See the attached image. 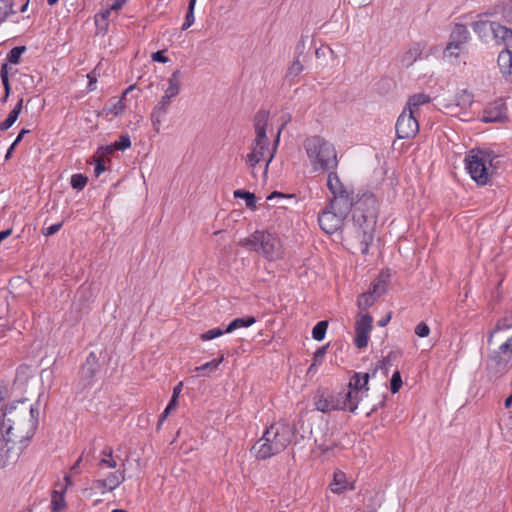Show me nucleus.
<instances>
[{"label":"nucleus","instance_id":"obj_52","mask_svg":"<svg viewBox=\"0 0 512 512\" xmlns=\"http://www.w3.org/2000/svg\"><path fill=\"white\" fill-rule=\"evenodd\" d=\"M328 344L325 345V346H322V347H319L316 352L314 353L313 355V362L315 364H318L320 365L322 362H323V359L327 353V349H328Z\"/></svg>","mask_w":512,"mask_h":512},{"label":"nucleus","instance_id":"obj_29","mask_svg":"<svg viewBox=\"0 0 512 512\" xmlns=\"http://www.w3.org/2000/svg\"><path fill=\"white\" fill-rule=\"evenodd\" d=\"M23 108V98H20L14 108L10 111L7 118L0 122V131L8 130L18 119Z\"/></svg>","mask_w":512,"mask_h":512},{"label":"nucleus","instance_id":"obj_25","mask_svg":"<svg viewBox=\"0 0 512 512\" xmlns=\"http://www.w3.org/2000/svg\"><path fill=\"white\" fill-rule=\"evenodd\" d=\"M389 278V271L382 270L378 275L377 279L371 284V289H373V292L376 295V297H380L386 293Z\"/></svg>","mask_w":512,"mask_h":512},{"label":"nucleus","instance_id":"obj_34","mask_svg":"<svg viewBox=\"0 0 512 512\" xmlns=\"http://www.w3.org/2000/svg\"><path fill=\"white\" fill-rule=\"evenodd\" d=\"M397 356H398V352H395V351L389 352V354L386 357H384L381 361H379L378 364L374 367L371 375L375 376L377 371L380 369L383 372V374L385 376H387L388 372H389V367L392 364V360L395 359Z\"/></svg>","mask_w":512,"mask_h":512},{"label":"nucleus","instance_id":"obj_63","mask_svg":"<svg viewBox=\"0 0 512 512\" xmlns=\"http://www.w3.org/2000/svg\"><path fill=\"white\" fill-rule=\"evenodd\" d=\"M336 446H337L336 443H332L331 445L320 444V445H318V448L321 450V452L323 454H326V453L332 451L333 448Z\"/></svg>","mask_w":512,"mask_h":512},{"label":"nucleus","instance_id":"obj_11","mask_svg":"<svg viewBox=\"0 0 512 512\" xmlns=\"http://www.w3.org/2000/svg\"><path fill=\"white\" fill-rule=\"evenodd\" d=\"M100 371L99 358L95 352L89 353L79 370V379L75 385L76 393H83L94 384V378Z\"/></svg>","mask_w":512,"mask_h":512},{"label":"nucleus","instance_id":"obj_17","mask_svg":"<svg viewBox=\"0 0 512 512\" xmlns=\"http://www.w3.org/2000/svg\"><path fill=\"white\" fill-rule=\"evenodd\" d=\"M42 395L43 393H39L38 399L34 403H31L28 398H21L19 400L12 401L6 404L5 408L3 406L0 407V442L3 441V434L8 427V425L5 424V422H7V413L10 410V408H12L11 410L13 411H19L21 407H28L30 409L37 407L39 409V400Z\"/></svg>","mask_w":512,"mask_h":512},{"label":"nucleus","instance_id":"obj_7","mask_svg":"<svg viewBox=\"0 0 512 512\" xmlns=\"http://www.w3.org/2000/svg\"><path fill=\"white\" fill-rule=\"evenodd\" d=\"M512 360V337L501 344L498 349L488 354L486 361L487 377L490 381L502 378L509 371Z\"/></svg>","mask_w":512,"mask_h":512},{"label":"nucleus","instance_id":"obj_10","mask_svg":"<svg viewBox=\"0 0 512 512\" xmlns=\"http://www.w3.org/2000/svg\"><path fill=\"white\" fill-rule=\"evenodd\" d=\"M472 29L482 40H486L491 35L496 42L512 47V29L496 21L478 18L472 23Z\"/></svg>","mask_w":512,"mask_h":512},{"label":"nucleus","instance_id":"obj_56","mask_svg":"<svg viewBox=\"0 0 512 512\" xmlns=\"http://www.w3.org/2000/svg\"><path fill=\"white\" fill-rule=\"evenodd\" d=\"M63 223L62 222H59V223H56V224H53L47 228H45L43 230V234L45 236H51V235H54L55 233H57L61 227H62Z\"/></svg>","mask_w":512,"mask_h":512},{"label":"nucleus","instance_id":"obj_64","mask_svg":"<svg viewBox=\"0 0 512 512\" xmlns=\"http://www.w3.org/2000/svg\"><path fill=\"white\" fill-rule=\"evenodd\" d=\"M183 384L182 382H179L173 389L172 399L178 400L179 394L182 390Z\"/></svg>","mask_w":512,"mask_h":512},{"label":"nucleus","instance_id":"obj_23","mask_svg":"<svg viewBox=\"0 0 512 512\" xmlns=\"http://www.w3.org/2000/svg\"><path fill=\"white\" fill-rule=\"evenodd\" d=\"M497 63L504 76L512 74V47L507 46L499 53Z\"/></svg>","mask_w":512,"mask_h":512},{"label":"nucleus","instance_id":"obj_12","mask_svg":"<svg viewBox=\"0 0 512 512\" xmlns=\"http://www.w3.org/2000/svg\"><path fill=\"white\" fill-rule=\"evenodd\" d=\"M395 130L398 139L414 138L419 132L416 114L404 109L396 121Z\"/></svg>","mask_w":512,"mask_h":512},{"label":"nucleus","instance_id":"obj_61","mask_svg":"<svg viewBox=\"0 0 512 512\" xmlns=\"http://www.w3.org/2000/svg\"><path fill=\"white\" fill-rule=\"evenodd\" d=\"M99 465L100 466H106L108 468H116L117 467V463L113 459V457H111V458H102L100 460V462H99Z\"/></svg>","mask_w":512,"mask_h":512},{"label":"nucleus","instance_id":"obj_46","mask_svg":"<svg viewBox=\"0 0 512 512\" xmlns=\"http://www.w3.org/2000/svg\"><path fill=\"white\" fill-rule=\"evenodd\" d=\"M88 178L83 174H74L71 177V186L73 189L82 190L87 184Z\"/></svg>","mask_w":512,"mask_h":512},{"label":"nucleus","instance_id":"obj_58","mask_svg":"<svg viewBox=\"0 0 512 512\" xmlns=\"http://www.w3.org/2000/svg\"><path fill=\"white\" fill-rule=\"evenodd\" d=\"M126 0H115L114 3L111 5L110 9L106 10L104 13H103V18H106L109 14H110V11L111 10H120L122 8V6L125 4Z\"/></svg>","mask_w":512,"mask_h":512},{"label":"nucleus","instance_id":"obj_42","mask_svg":"<svg viewBox=\"0 0 512 512\" xmlns=\"http://www.w3.org/2000/svg\"><path fill=\"white\" fill-rule=\"evenodd\" d=\"M195 4H196V0L189 1L187 13L185 16V21L182 25V30H186L193 25V23L195 21V17H194Z\"/></svg>","mask_w":512,"mask_h":512},{"label":"nucleus","instance_id":"obj_40","mask_svg":"<svg viewBox=\"0 0 512 512\" xmlns=\"http://www.w3.org/2000/svg\"><path fill=\"white\" fill-rule=\"evenodd\" d=\"M328 328V321L322 320L319 321L312 330V337L316 341H321L325 338V334Z\"/></svg>","mask_w":512,"mask_h":512},{"label":"nucleus","instance_id":"obj_20","mask_svg":"<svg viewBox=\"0 0 512 512\" xmlns=\"http://www.w3.org/2000/svg\"><path fill=\"white\" fill-rule=\"evenodd\" d=\"M172 98V96L164 93L161 100L154 107L151 113V121L156 133H159L160 131L162 117L167 113Z\"/></svg>","mask_w":512,"mask_h":512},{"label":"nucleus","instance_id":"obj_5","mask_svg":"<svg viewBox=\"0 0 512 512\" xmlns=\"http://www.w3.org/2000/svg\"><path fill=\"white\" fill-rule=\"evenodd\" d=\"M240 245L263 255L269 261L277 260L282 256L280 239L267 231H255L250 237L241 240Z\"/></svg>","mask_w":512,"mask_h":512},{"label":"nucleus","instance_id":"obj_49","mask_svg":"<svg viewBox=\"0 0 512 512\" xmlns=\"http://www.w3.org/2000/svg\"><path fill=\"white\" fill-rule=\"evenodd\" d=\"M30 133V130L29 129H25L23 128L18 136L16 137V139L13 141V143L10 145V147L8 148L7 152H6V155H5V159H9L13 153V151L15 150L16 146L19 145V143L21 142V140L23 139V137Z\"/></svg>","mask_w":512,"mask_h":512},{"label":"nucleus","instance_id":"obj_4","mask_svg":"<svg viewBox=\"0 0 512 512\" xmlns=\"http://www.w3.org/2000/svg\"><path fill=\"white\" fill-rule=\"evenodd\" d=\"M303 147L314 172L324 173L338 168L337 151L325 138L318 135L307 137Z\"/></svg>","mask_w":512,"mask_h":512},{"label":"nucleus","instance_id":"obj_6","mask_svg":"<svg viewBox=\"0 0 512 512\" xmlns=\"http://www.w3.org/2000/svg\"><path fill=\"white\" fill-rule=\"evenodd\" d=\"M269 113L265 110H259L254 116L255 139L252 143V151L247 155V163L250 167H255L264 159L265 151L269 146V139L266 135Z\"/></svg>","mask_w":512,"mask_h":512},{"label":"nucleus","instance_id":"obj_14","mask_svg":"<svg viewBox=\"0 0 512 512\" xmlns=\"http://www.w3.org/2000/svg\"><path fill=\"white\" fill-rule=\"evenodd\" d=\"M482 121L485 123H506L509 121L508 109L502 98L487 105L483 110Z\"/></svg>","mask_w":512,"mask_h":512},{"label":"nucleus","instance_id":"obj_13","mask_svg":"<svg viewBox=\"0 0 512 512\" xmlns=\"http://www.w3.org/2000/svg\"><path fill=\"white\" fill-rule=\"evenodd\" d=\"M370 376L372 375L367 372H355L350 377L348 383V391L344 392V394H351V401L354 402L356 408L358 407V404L361 401L363 394L369 390L368 382Z\"/></svg>","mask_w":512,"mask_h":512},{"label":"nucleus","instance_id":"obj_48","mask_svg":"<svg viewBox=\"0 0 512 512\" xmlns=\"http://www.w3.org/2000/svg\"><path fill=\"white\" fill-rule=\"evenodd\" d=\"M309 40L308 35H301L300 40L295 46V58H300L302 55H304L306 49H307V42Z\"/></svg>","mask_w":512,"mask_h":512},{"label":"nucleus","instance_id":"obj_9","mask_svg":"<svg viewBox=\"0 0 512 512\" xmlns=\"http://www.w3.org/2000/svg\"><path fill=\"white\" fill-rule=\"evenodd\" d=\"M466 169L471 178L480 186H484L489 181V171L487 163L491 165V154L481 150H471L465 158Z\"/></svg>","mask_w":512,"mask_h":512},{"label":"nucleus","instance_id":"obj_8","mask_svg":"<svg viewBox=\"0 0 512 512\" xmlns=\"http://www.w3.org/2000/svg\"><path fill=\"white\" fill-rule=\"evenodd\" d=\"M314 405L318 411L323 413L339 410H348L354 413L356 410L354 402L351 401V394H344V392L318 391L314 397Z\"/></svg>","mask_w":512,"mask_h":512},{"label":"nucleus","instance_id":"obj_59","mask_svg":"<svg viewBox=\"0 0 512 512\" xmlns=\"http://www.w3.org/2000/svg\"><path fill=\"white\" fill-rule=\"evenodd\" d=\"M124 111V105L121 100H118L115 104L109 108V112L113 115H119Z\"/></svg>","mask_w":512,"mask_h":512},{"label":"nucleus","instance_id":"obj_33","mask_svg":"<svg viewBox=\"0 0 512 512\" xmlns=\"http://www.w3.org/2000/svg\"><path fill=\"white\" fill-rule=\"evenodd\" d=\"M105 480L108 485V491H113L125 481V469L109 473Z\"/></svg>","mask_w":512,"mask_h":512},{"label":"nucleus","instance_id":"obj_21","mask_svg":"<svg viewBox=\"0 0 512 512\" xmlns=\"http://www.w3.org/2000/svg\"><path fill=\"white\" fill-rule=\"evenodd\" d=\"M473 103V95L467 91L462 90L456 94L454 103L446 105L450 113L458 115L461 111H466Z\"/></svg>","mask_w":512,"mask_h":512},{"label":"nucleus","instance_id":"obj_1","mask_svg":"<svg viewBox=\"0 0 512 512\" xmlns=\"http://www.w3.org/2000/svg\"><path fill=\"white\" fill-rule=\"evenodd\" d=\"M5 424L8 425L0 445V467L14 465L28 442L34 436L39 423V409L21 407L19 411L9 410Z\"/></svg>","mask_w":512,"mask_h":512},{"label":"nucleus","instance_id":"obj_18","mask_svg":"<svg viewBox=\"0 0 512 512\" xmlns=\"http://www.w3.org/2000/svg\"><path fill=\"white\" fill-rule=\"evenodd\" d=\"M327 206H329V209H332L344 218H347L352 208H355L353 192L347 191L346 193L333 196Z\"/></svg>","mask_w":512,"mask_h":512},{"label":"nucleus","instance_id":"obj_50","mask_svg":"<svg viewBox=\"0 0 512 512\" xmlns=\"http://www.w3.org/2000/svg\"><path fill=\"white\" fill-rule=\"evenodd\" d=\"M402 386L400 371L396 370L390 380V390L393 394L397 393Z\"/></svg>","mask_w":512,"mask_h":512},{"label":"nucleus","instance_id":"obj_47","mask_svg":"<svg viewBox=\"0 0 512 512\" xmlns=\"http://www.w3.org/2000/svg\"><path fill=\"white\" fill-rule=\"evenodd\" d=\"M224 333H227L225 331V329H221V328H213V329H210L204 333H202L200 335V339L202 341H208V340H212V339H215L217 337H220L222 336Z\"/></svg>","mask_w":512,"mask_h":512},{"label":"nucleus","instance_id":"obj_60","mask_svg":"<svg viewBox=\"0 0 512 512\" xmlns=\"http://www.w3.org/2000/svg\"><path fill=\"white\" fill-rule=\"evenodd\" d=\"M295 196L292 195V194H283L281 192H278V191H274L272 192L268 197H267V200H272L274 198H280V199H285V200H291L293 199Z\"/></svg>","mask_w":512,"mask_h":512},{"label":"nucleus","instance_id":"obj_27","mask_svg":"<svg viewBox=\"0 0 512 512\" xmlns=\"http://www.w3.org/2000/svg\"><path fill=\"white\" fill-rule=\"evenodd\" d=\"M512 328V312L506 313L502 318H500L494 329H492L488 334L487 343L490 345L493 341V337L496 333L502 330Z\"/></svg>","mask_w":512,"mask_h":512},{"label":"nucleus","instance_id":"obj_53","mask_svg":"<svg viewBox=\"0 0 512 512\" xmlns=\"http://www.w3.org/2000/svg\"><path fill=\"white\" fill-rule=\"evenodd\" d=\"M430 333V328L429 326L424 323V322H421L419 323L416 327H415V334L421 338H424V337H427Z\"/></svg>","mask_w":512,"mask_h":512},{"label":"nucleus","instance_id":"obj_37","mask_svg":"<svg viewBox=\"0 0 512 512\" xmlns=\"http://www.w3.org/2000/svg\"><path fill=\"white\" fill-rule=\"evenodd\" d=\"M64 492L65 489L52 492L51 507L53 512H61L66 507Z\"/></svg>","mask_w":512,"mask_h":512},{"label":"nucleus","instance_id":"obj_41","mask_svg":"<svg viewBox=\"0 0 512 512\" xmlns=\"http://www.w3.org/2000/svg\"><path fill=\"white\" fill-rule=\"evenodd\" d=\"M223 360H224V356L222 355L220 358L213 359L209 362H206L205 364H203L201 366L196 367L195 370L198 372H201V371L207 372V375H208L211 372L217 370L219 365L223 362Z\"/></svg>","mask_w":512,"mask_h":512},{"label":"nucleus","instance_id":"obj_55","mask_svg":"<svg viewBox=\"0 0 512 512\" xmlns=\"http://www.w3.org/2000/svg\"><path fill=\"white\" fill-rule=\"evenodd\" d=\"M151 58L153 61L159 62V63H166L169 61L168 57L165 56L163 50H158V51L152 53Z\"/></svg>","mask_w":512,"mask_h":512},{"label":"nucleus","instance_id":"obj_24","mask_svg":"<svg viewBox=\"0 0 512 512\" xmlns=\"http://www.w3.org/2000/svg\"><path fill=\"white\" fill-rule=\"evenodd\" d=\"M336 171L337 169H332V171L325 172L328 173L327 187L333 196L346 193L348 191L340 181Z\"/></svg>","mask_w":512,"mask_h":512},{"label":"nucleus","instance_id":"obj_57","mask_svg":"<svg viewBox=\"0 0 512 512\" xmlns=\"http://www.w3.org/2000/svg\"><path fill=\"white\" fill-rule=\"evenodd\" d=\"M105 163L102 158H98L95 161L94 174L96 177L100 176L105 171Z\"/></svg>","mask_w":512,"mask_h":512},{"label":"nucleus","instance_id":"obj_26","mask_svg":"<svg viewBox=\"0 0 512 512\" xmlns=\"http://www.w3.org/2000/svg\"><path fill=\"white\" fill-rule=\"evenodd\" d=\"M422 54V48L419 43L409 48L400 59L402 66L408 68L412 66Z\"/></svg>","mask_w":512,"mask_h":512},{"label":"nucleus","instance_id":"obj_54","mask_svg":"<svg viewBox=\"0 0 512 512\" xmlns=\"http://www.w3.org/2000/svg\"><path fill=\"white\" fill-rule=\"evenodd\" d=\"M92 488L101 490L102 493L108 491V485L105 479H96L92 482Z\"/></svg>","mask_w":512,"mask_h":512},{"label":"nucleus","instance_id":"obj_16","mask_svg":"<svg viewBox=\"0 0 512 512\" xmlns=\"http://www.w3.org/2000/svg\"><path fill=\"white\" fill-rule=\"evenodd\" d=\"M345 219L336 211L329 209V206H326L318 216V223L325 233L333 234L342 227Z\"/></svg>","mask_w":512,"mask_h":512},{"label":"nucleus","instance_id":"obj_2","mask_svg":"<svg viewBox=\"0 0 512 512\" xmlns=\"http://www.w3.org/2000/svg\"><path fill=\"white\" fill-rule=\"evenodd\" d=\"M378 216V201L371 192L363 193L355 201L353 211V223L357 226V238L359 239V250L365 255L373 242V232Z\"/></svg>","mask_w":512,"mask_h":512},{"label":"nucleus","instance_id":"obj_22","mask_svg":"<svg viewBox=\"0 0 512 512\" xmlns=\"http://www.w3.org/2000/svg\"><path fill=\"white\" fill-rule=\"evenodd\" d=\"M330 489L335 494H342L347 490H354V482L347 480L346 474L341 470H336L333 474V480L330 483Z\"/></svg>","mask_w":512,"mask_h":512},{"label":"nucleus","instance_id":"obj_45","mask_svg":"<svg viewBox=\"0 0 512 512\" xmlns=\"http://www.w3.org/2000/svg\"><path fill=\"white\" fill-rule=\"evenodd\" d=\"M26 51L25 46H16L10 50L7 55V61L12 64H18L21 58V55Z\"/></svg>","mask_w":512,"mask_h":512},{"label":"nucleus","instance_id":"obj_62","mask_svg":"<svg viewBox=\"0 0 512 512\" xmlns=\"http://www.w3.org/2000/svg\"><path fill=\"white\" fill-rule=\"evenodd\" d=\"M9 392L8 388L5 386H0V407L3 406L4 408L6 405H4V401L8 398Z\"/></svg>","mask_w":512,"mask_h":512},{"label":"nucleus","instance_id":"obj_19","mask_svg":"<svg viewBox=\"0 0 512 512\" xmlns=\"http://www.w3.org/2000/svg\"><path fill=\"white\" fill-rule=\"evenodd\" d=\"M470 37L467 27L463 24H456L450 35V43L447 45L446 50L454 54L453 49H460L462 44H465Z\"/></svg>","mask_w":512,"mask_h":512},{"label":"nucleus","instance_id":"obj_31","mask_svg":"<svg viewBox=\"0 0 512 512\" xmlns=\"http://www.w3.org/2000/svg\"><path fill=\"white\" fill-rule=\"evenodd\" d=\"M255 322H256V318L254 316H246V317H241V318H235L234 320H232L228 324V326L226 327L225 331L231 333V332H233V331H235L236 329H239V328L250 327Z\"/></svg>","mask_w":512,"mask_h":512},{"label":"nucleus","instance_id":"obj_43","mask_svg":"<svg viewBox=\"0 0 512 512\" xmlns=\"http://www.w3.org/2000/svg\"><path fill=\"white\" fill-rule=\"evenodd\" d=\"M500 16L505 23H512V2L509 0L507 3H500Z\"/></svg>","mask_w":512,"mask_h":512},{"label":"nucleus","instance_id":"obj_30","mask_svg":"<svg viewBox=\"0 0 512 512\" xmlns=\"http://www.w3.org/2000/svg\"><path fill=\"white\" fill-rule=\"evenodd\" d=\"M430 101V97L424 93H418L414 94L411 97H409L407 102V108L406 110L414 112V114H417L419 107L423 104H426Z\"/></svg>","mask_w":512,"mask_h":512},{"label":"nucleus","instance_id":"obj_36","mask_svg":"<svg viewBox=\"0 0 512 512\" xmlns=\"http://www.w3.org/2000/svg\"><path fill=\"white\" fill-rule=\"evenodd\" d=\"M378 297L373 292V289H370L368 292L362 293L358 300L357 306L360 310H367L371 307Z\"/></svg>","mask_w":512,"mask_h":512},{"label":"nucleus","instance_id":"obj_15","mask_svg":"<svg viewBox=\"0 0 512 512\" xmlns=\"http://www.w3.org/2000/svg\"><path fill=\"white\" fill-rule=\"evenodd\" d=\"M372 323L373 318L369 314H360L356 320L354 344L358 349L367 347Z\"/></svg>","mask_w":512,"mask_h":512},{"label":"nucleus","instance_id":"obj_38","mask_svg":"<svg viewBox=\"0 0 512 512\" xmlns=\"http://www.w3.org/2000/svg\"><path fill=\"white\" fill-rule=\"evenodd\" d=\"M235 198L244 199L246 202L247 208L255 209L256 208V196L254 193H251L246 190L238 189L233 193Z\"/></svg>","mask_w":512,"mask_h":512},{"label":"nucleus","instance_id":"obj_51","mask_svg":"<svg viewBox=\"0 0 512 512\" xmlns=\"http://www.w3.org/2000/svg\"><path fill=\"white\" fill-rule=\"evenodd\" d=\"M500 3L494 5L493 7L488 8L486 11L479 13L477 18L487 19L488 17H496L500 15L499 12Z\"/></svg>","mask_w":512,"mask_h":512},{"label":"nucleus","instance_id":"obj_32","mask_svg":"<svg viewBox=\"0 0 512 512\" xmlns=\"http://www.w3.org/2000/svg\"><path fill=\"white\" fill-rule=\"evenodd\" d=\"M11 70V67L8 65V63H3L1 65L0 69V78L1 82L4 87V96L2 98V102L5 103L10 95L11 92V85L9 82V71Z\"/></svg>","mask_w":512,"mask_h":512},{"label":"nucleus","instance_id":"obj_39","mask_svg":"<svg viewBox=\"0 0 512 512\" xmlns=\"http://www.w3.org/2000/svg\"><path fill=\"white\" fill-rule=\"evenodd\" d=\"M13 0H0V24L3 23L7 17L14 14Z\"/></svg>","mask_w":512,"mask_h":512},{"label":"nucleus","instance_id":"obj_28","mask_svg":"<svg viewBox=\"0 0 512 512\" xmlns=\"http://www.w3.org/2000/svg\"><path fill=\"white\" fill-rule=\"evenodd\" d=\"M181 78L182 72L176 69L168 79V88L165 90V94L172 97H176L180 93L181 89Z\"/></svg>","mask_w":512,"mask_h":512},{"label":"nucleus","instance_id":"obj_3","mask_svg":"<svg viewBox=\"0 0 512 512\" xmlns=\"http://www.w3.org/2000/svg\"><path fill=\"white\" fill-rule=\"evenodd\" d=\"M294 428L287 423L272 424L252 446L251 452L259 460H266L284 451L291 443Z\"/></svg>","mask_w":512,"mask_h":512},{"label":"nucleus","instance_id":"obj_44","mask_svg":"<svg viewBox=\"0 0 512 512\" xmlns=\"http://www.w3.org/2000/svg\"><path fill=\"white\" fill-rule=\"evenodd\" d=\"M304 67L300 61L299 58H295L292 64L289 66L286 77L287 78H295L300 75V73L303 71Z\"/></svg>","mask_w":512,"mask_h":512},{"label":"nucleus","instance_id":"obj_35","mask_svg":"<svg viewBox=\"0 0 512 512\" xmlns=\"http://www.w3.org/2000/svg\"><path fill=\"white\" fill-rule=\"evenodd\" d=\"M131 146V140L128 134H122L119 140L106 147V152L112 154L114 151H124Z\"/></svg>","mask_w":512,"mask_h":512}]
</instances>
